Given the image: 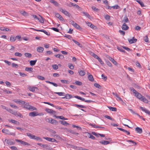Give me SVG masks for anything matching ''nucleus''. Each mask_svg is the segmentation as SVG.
<instances>
[{
    "mask_svg": "<svg viewBox=\"0 0 150 150\" xmlns=\"http://www.w3.org/2000/svg\"><path fill=\"white\" fill-rule=\"evenodd\" d=\"M129 89L131 91H132L133 93L135 94V96L141 100L143 97V96H142L140 93L137 92L132 87H130L129 88Z\"/></svg>",
    "mask_w": 150,
    "mask_h": 150,
    "instance_id": "1",
    "label": "nucleus"
},
{
    "mask_svg": "<svg viewBox=\"0 0 150 150\" xmlns=\"http://www.w3.org/2000/svg\"><path fill=\"white\" fill-rule=\"evenodd\" d=\"M2 131L3 133H6L9 135H13V136H15V133L10 132L9 130L7 129H4L2 130Z\"/></svg>",
    "mask_w": 150,
    "mask_h": 150,
    "instance_id": "2",
    "label": "nucleus"
},
{
    "mask_svg": "<svg viewBox=\"0 0 150 150\" xmlns=\"http://www.w3.org/2000/svg\"><path fill=\"white\" fill-rule=\"evenodd\" d=\"M78 96H72L71 94H67L65 95L64 97H62V98H66L67 99H69L72 98H76V97Z\"/></svg>",
    "mask_w": 150,
    "mask_h": 150,
    "instance_id": "3",
    "label": "nucleus"
},
{
    "mask_svg": "<svg viewBox=\"0 0 150 150\" xmlns=\"http://www.w3.org/2000/svg\"><path fill=\"white\" fill-rule=\"evenodd\" d=\"M21 105H24L23 108L28 110L29 109V107L30 105L28 103H26L24 101H23L22 102Z\"/></svg>",
    "mask_w": 150,
    "mask_h": 150,
    "instance_id": "4",
    "label": "nucleus"
},
{
    "mask_svg": "<svg viewBox=\"0 0 150 150\" xmlns=\"http://www.w3.org/2000/svg\"><path fill=\"white\" fill-rule=\"evenodd\" d=\"M4 142L6 143L9 145H13L15 144V142L11 140L6 139Z\"/></svg>",
    "mask_w": 150,
    "mask_h": 150,
    "instance_id": "5",
    "label": "nucleus"
},
{
    "mask_svg": "<svg viewBox=\"0 0 150 150\" xmlns=\"http://www.w3.org/2000/svg\"><path fill=\"white\" fill-rule=\"evenodd\" d=\"M76 98L80 100H82V101H84L88 103H90L92 102H93V101L91 100H85V99L83 98H81L79 96L76 97Z\"/></svg>",
    "mask_w": 150,
    "mask_h": 150,
    "instance_id": "6",
    "label": "nucleus"
},
{
    "mask_svg": "<svg viewBox=\"0 0 150 150\" xmlns=\"http://www.w3.org/2000/svg\"><path fill=\"white\" fill-rule=\"evenodd\" d=\"M60 11L63 13L65 14L66 16L69 17L70 16V14L67 11L61 8L60 9Z\"/></svg>",
    "mask_w": 150,
    "mask_h": 150,
    "instance_id": "7",
    "label": "nucleus"
},
{
    "mask_svg": "<svg viewBox=\"0 0 150 150\" xmlns=\"http://www.w3.org/2000/svg\"><path fill=\"white\" fill-rule=\"evenodd\" d=\"M28 88L30 91L33 92H35V89L37 90H38L37 87L33 86L31 87V86H28Z\"/></svg>",
    "mask_w": 150,
    "mask_h": 150,
    "instance_id": "8",
    "label": "nucleus"
},
{
    "mask_svg": "<svg viewBox=\"0 0 150 150\" xmlns=\"http://www.w3.org/2000/svg\"><path fill=\"white\" fill-rule=\"evenodd\" d=\"M140 108L142 111L145 112L146 113H147L149 115H150V111L146 109L145 108L140 106Z\"/></svg>",
    "mask_w": 150,
    "mask_h": 150,
    "instance_id": "9",
    "label": "nucleus"
},
{
    "mask_svg": "<svg viewBox=\"0 0 150 150\" xmlns=\"http://www.w3.org/2000/svg\"><path fill=\"white\" fill-rule=\"evenodd\" d=\"M45 110L47 112V113L52 114H55L56 113V112L53 110L49 109L48 108H47L45 109Z\"/></svg>",
    "mask_w": 150,
    "mask_h": 150,
    "instance_id": "10",
    "label": "nucleus"
},
{
    "mask_svg": "<svg viewBox=\"0 0 150 150\" xmlns=\"http://www.w3.org/2000/svg\"><path fill=\"white\" fill-rule=\"evenodd\" d=\"M56 17L62 21H64L63 18L59 13H55Z\"/></svg>",
    "mask_w": 150,
    "mask_h": 150,
    "instance_id": "11",
    "label": "nucleus"
},
{
    "mask_svg": "<svg viewBox=\"0 0 150 150\" xmlns=\"http://www.w3.org/2000/svg\"><path fill=\"white\" fill-rule=\"evenodd\" d=\"M43 139H45L50 142H54L56 141V140L54 138H52L50 137H43Z\"/></svg>",
    "mask_w": 150,
    "mask_h": 150,
    "instance_id": "12",
    "label": "nucleus"
},
{
    "mask_svg": "<svg viewBox=\"0 0 150 150\" xmlns=\"http://www.w3.org/2000/svg\"><path fill=\"white\" fill-rule=\"evenodd\" d=\"M122 28L123 30H127L129 29V27L125 23H124L122 26Z\"/></svg>",
    "mask_w": 150,
    "mask_h": 150,
    "instance_id": "13",
    "label": "nucleus"
},
{
    "mask_svg": "<svg viewBox=\"0 0 150 150\" xmlns=\"http://www.w3.org/2000/svg\"><path fill=\"white\" fill-rule=\"evenodd\" d=\"M136 131L138 133L141 134L142 132V129L139 127H137L135 129Z\"/></svg>",
    "mask_w": 150,
    "mask_h": 150,
    "instance_id": "14",
    "label": "nucleus"
},
{
    "mask_svg": "<svg viewBox=\"0 0 150 150\" xmlns=\"http://www.w3.org/2000/svg\"><path fill=\"white\" fill-rule=\"evenodd\" d=\"M37 144L43 148H46L47 149L48 148V146L47 144H42V143H37Z\"/></svg>",
    "mask_w": 150,
    "mask_h": 150,
    "instance_id": "15",
    "label": "nucleus"
},
{
    "mask_svg": "<svg viewBox=\"0 0 150 150\" xmlns=\"http://www.w3.org/2000/svg\"><path fill=\"white\" fill-rule=\"evenodd\" d=\"M44 48L40 47H38L37 48V51L40 53H42L43 51Z\"/></svg>",
    "mask_w": 150,
    "mask_h": 150,
    "instance_id": "16",
    "label": "nucleus"
},
{
    "mask_svg": "<svg viewBox=\"0 0 150 150\" xmlns=\"http://www.w3.org/2000/svg\"><path fill=\"white\" fill-rule=\"evenodd\" d=\"M13 115L16 116L20 117L21 118H23V115L21 113L18 112H17L16 111H15Z\"/></svg>",
    "mask_w": 150,
    "mask_h": 150,
    "instance_id": "17",
    "label": "nucleus"
},
{
    "mask_svg": "<svg viewBox=\"0 0 150 150\" xmlns=\"http://www.w3.org/2000/svg\"><path fill=\"white\" fill-rule=\"evenodd\" d=\"M128 41L130 44H132L136 42L137 41V39H134V38L133 37L132 39L129 40Z\"/></svg>",
    "mask_w": 150,
    "mask_h": 150,
    "instance_id": "18",
    "label": "nucleus"
},
{
    "mask_svg": "<svg viewBox=\"0 0 150 150\" xmlns=\"http://www.w3.org/2000/svg\"><path fill=\"white\" fill-rule=\"evenodd\" d=\"M50 2L53 4L55 6H59V4L58 3H57L56 1L54 0H50Z\"/></svg>",
    "mask_w": 150,
    "mask_h": 150,
    "instance_id": "19",
    "label": "nucleus"
},
{
    "mask_svg": "<svg viewBox=\"0 0 150 150\" xmlns=\"http://www.w3.org/2000/svg\"><path fill=\"white\" fill-rule=\"evenodd\" d=\"M13 101L16 103H18L19 104L21 105L22 104V102L23 101L21 100L17 99H13Z\"/></svg>",
    "mask_w": 150,
    "mask_h": 150,
    "instance_id": "20",
    "label": "nucleus"
},
{
    "mask_svg": "<svg viewBox=\"0 0 150 150\" xmlns=\"http://www.w3.org/2000/svg\"><path fill=\"white\" fill-rule=\"evenodd\" d=\"M29 115L31 117H35L37 116V112H30L29 113Z\"/></svg>",
    "mask_w": 150,
    "mask_h": 150,
    "instance_id": "21",
    "label": "nucleus"
},
{
    "mask_svg": "<svg viewBox=\"0 0 150 150\" xmlns=\"http://www.w3.org/2000/svg\"><path fill=\"white\" fill-rule=\"evenodd\" d=\"M108 59L114 64L115 65L117 64V62L112 57H109Z\"/></svg>",
    "mask_w": 150,
    "mask_h": 150,
    "instance_id": "22",
    "label": "nucleus"
},
{
    "mask_svg": "<svg viewBox=\"0 0 150 150\" xmlns=\"http://www.w3.org/2000/svg\"><path fill=\"white\" fill-rule=\"evenodd\" d=\"M50 123L55 125L58 123V122L56 120L52 118H50Z\"/></svg>",
    "mask_w": 150,
    "mask_h": 150,
    "instance_id": "23",
    "label": "nucleus"
},
{
    "mask_svg": "<svg viewBox=\"0 0 150 150\" xmlns=\"http://www.w3.org/2000/svg\"><path fill=\"white\" fill-rule=\"evenodd\" d=\"M90 125H91V126L93 127L97 128H104V127H102L100 126H98L96 125L95 124H90Z\"/></svg>",
    "mask_w": 150,
    "mask_h": 150,
    "instance_id": "24",
    "label": "nucleus"
},
{
    "mask_svg": "<svg viewBox=\"0 0 150 150\" xmlns=\"http://www.w3.org/2000/svg\"><path fill=\"white\" fill-rule=\"evenodd\" d=\"M27 135L31 139H34L35 135H33L30 133H26Z\"/></svg>",
    "mask_w": 150,
    "mask_h": 150,
    "instance_id": "25",
    "label": "nucleus"
},
{
    "mask_svg": "<svg viewBox=\"0 0 150 150\" xmlns=\"http://www.w3.org/2000/svg\"><path fill=\"white\" fill-rule=\"evenodd\" d=\"M122 22H124V23H125L129 22V21L127 17L125 16Z\"/></svg>",
    "mask_w": 150,
    "mask_h": 150,
    "instance_id": "26",
    "label": "nucleus"
},
{
    "mask_svg": "<svg viewBox=\"0 0 150 150\" xmlns=\"http://www.w3.org/2000/svg\"><path fill=\"white\" fill-rule=\"evenodd\" d=\"M100 143L106 145L109 144L110 143V142L107 141H103L102 142H100Z\"/></svg>",
    "mask_w": 150,
    "mask_h": 150,
    "instance_id": "27",
    "label": "nucleus"
},
{
    "mask_svg": "<svg viewBox=\"0 0 150 150\" xmlns=\"http://www.w3.org/2000/svg\"><path fill=\"white\" fill-rule=\"evenodd\" d=\"M10 122L14 123L17 125H18L20 124V123L18 121L13 120H11L10 121Z\"/></svg>",
    "mask_w": 150,
    "mask_h": 150,
    "instance_id": "28",
    "label": "nucleus"
},
{
    "mask_svg": "<svg viewBox=\"0 0 150 150\" xmlns=\"http://www.w3.org/2000/svg\"><path fill=\"white\" fill-rule=\"evenodd\" d=\"M88 80L91 81L93 82L94 80L93 76L91 74H90L88 76Z\"/></svg>",
    "mask_w": 150,
    "mask_h": 150,
    "instance_id": "29",
    "label": "nucleus"
},
{
    "mask_svg": "<svg viewBox=\"0 0 150 150\" xmlns=\"http://www.w3.org/2000/svg\"><path fill=\"white\" fill-rule=\"evenodd\" d=\"M72 40L77 45H78L79 47H82V45L81 44H80L79 42H78V41L75 40L74 39H72Z\"/></svg>",
    "mask_w": 150,
    "mask_h": 150,
    "instance_id": "30",
    "label": "nucleus"
},
{
    "mask_svg": "<svg viewBox=\"0 0 150 150\" xmlns=\"http://www.w3.org/2000/svg\"><path fill=\"white\" fill-rule=\"evenodd\" d=\"M33 69L32 67H26L25 68V70L28 72H33Z\"/></svg>",
    "mask_w": 150,
    "mask_h": 150,
    "instance_id": "31",
    "label": "nucleus"
},
{
    "mask_svg": "<svg viewBox=\"0 0 150 150\" xmlns=\"http://www.w3.org/2000/svg\"><path fill=\"white\" fill-rule=\"evenodd\" d=\"M108 108L112 111H117V108H116L110 106H108Z\"/></svg>",
    "mask_w": 150,
    "mask_h": 150,
    "instance_id": "32",
    "label": "nucleus"
},
{
    "mask_svg": "<svg viewBox=\"0 0 150 150\" xmlns=\"http://www.w3.org/2000/svg\"><path fill=\"white\" fill-rule=\"evenodd\" d=\"M82 13H83L84 16H86L89 19L91 18V16L89 15V14L87 12H82Z\"/></svg>",
    "mask_w": 150,
    "mask_h": 150,
    "instance_id": "33",
    "label": "nucleus"
},
{
    "mask_svg": "<svg viewBox=\"0 0 150 150\" xmlns=\"http://www.w3.org/2000/svg\"><path fill=\"white\" fill-rule=\"evenodd\" d=\"M141 100L143 101V102L146 103H148V100L147 99H146L144 96H143V97Z\"/></svg>",
    "mask_w": 150,
    "mask_h": 150,
    "instance_id": "34",
    "label": "nucleus"
},
{
    "mask_svg": "<svg viewBox=\"0 0 150 150\" xmlns=\"http://www.w3.org/2000/svg\"><path fill=\"white\" fill-rule=\"evenodd\" d=\"M59 121L61 122V124L67 126L69 125V124L65 121L63 120H60Z\"/></svg>",
    "mask_w": 150,
    "mask_h": 150,
    "instance_id": "35",
    "label": "nucleus"
},
{
    "mask_svg": "<svg viewBox=\"0 0 150 150\" xmlns=\"http://www.w3.org/2000/svg\"><path fill=\"white\" fill-rule=\"evenodd\" d=\"M34 139H35L36 140L40 142H42V139L40 137L36 136H35V137H34Z\"/></svg>",
    "mask_w": 150,
    "mask_h": 150,
    "instance_id": "36",
    "label": "nucleus"
},
{
    "mask_svg": "<svg viewBox=\"0 0 150 150\" xmlns=\"http://www.w3.org/2000/svg\"><path fill=\"white\" fill-rule=\"evenodd\" d=\"M37 61V60H31L30 62V65L31 66H33L35 65V64Z\"/></svg>",
    "mask_w": 150,
    "mask_h": 150,
    "instance_id": "37",
    "label": "nucleus"
},
{
    "mask_svg": "<svg viewBox=\"0 0 150 150\" xmlns=\"http://www.w3.org/2000/svg\"><path fill=\"white\" fill-rule=\"evenodd\" d=\"M79 73L80 75L81 76H84L85 74V72L84 71L81 70L79 72Z\"/></svg>",
    "mask_w": 150,
    "mask_h": 150,
    "instance_id": "38",
    "label": "nucleus"
},
{
    "mask_svg": "<svg viewBox=\"0 0 150 150\" xmlns=\"http://www.w3.org/2000/svg\"><path fill=\"white\" fill-rule=\"evenodd\" d=\"M74 25L73 26L75 28H76L79 30L81 29V27H80V26L76 23H75L74 24Z\"/></svg>",
    "mask_w": 150,
    "mask_h": 150,
    "instance_id": "39",
    "label": "nucleus"
},
{
    "mask_svg": "<svg viewBox=\"0 0 150 150\" xmlns=\"http://www.w3.org/2000/svg\"><path fill=\"white\" fill-rule=\"evenodd\" d=\"M122 47H117V48L120 51L125 53V51L122 49Z\"/></svg>",
    "mask_w": 150,
    "mask_h": 150,
    "instance_id": "40",
    "label": "nucleus"
},
{
    "mask_svg": "<svg viewBox=\"0 0 150 150\" xmlns=\"http://www.w3.org/2000/svg\"><path fill=\"white\" fill-rule=\"evenodd\" d=\"M16 40V37L11 36L10 38V41L11 42H14Z\"/></svg>",
    "mask_w": 150,
    "mask_h": 150,
    "instance_id": "41",
    "label": "nucleus"
},
{
    "mask_svg": "<svg viewBox=\"0 0 150 150\" xmlns=\"http://www.w3.org/2000/svg\"><path fill=\"white\" fill-rule=\"evenodd\" d=\"M20 13L24 16H27L28 15V13L25 11H20Z\"/></svg>",
    "mask_w": 150,
    "mask_h": 150,
    "instance_id": "42",
    "label": "nucleus"
},
{
    "mask_svg": "<svg viewBox=\"0 0 150 150\" xmlns=\"http://www.w3.org/2000/svg\"><path fill=\"white\" fill-rule=\"evenodd\" d=\"M90 54L93 57L95 58L96 59L98 58V56L97 55L93 52H91Z\"/></svg>",
    "mask_w": 150,
    "mask_h": 150,
    "instance_id": "43",
    "label": "nucleus"
},
{
    "mask_svg": "<svg viewBox=\"0 0 150 150\" xmlns=\"http://www.w3.org/2000/svg\"><path fill=\"white\" fill-rule=\"evenodd\" d=\"M10 106L12 108H14L15 109H18L19 108L17 106L13 104L12 103H10L9 104Z\"/></svg>",
    "mask_w": 150,
    "mask_h": 150,
    "instance_id": "44",
    "label": "nucleus"
},
{
    "mask_svg": "<svg viewBox=\"0 0 150 150\" xmlns=\"http://www.w3.org/2000/svg\"><path fill=\"white\" fill-rule=\"evenodd\" d=\"M28 110H31L33 111V110H36L37 108L35 107L30 105V107H29V109Z\"/></svg>",
    "mask_w": 150,
    "mask_h": 150,
    "instance_id": "45",
    "label": "nucleus"
},
{
    "mask_svg": "<svg viewBox=\"0 0 150 150\" xmlns=\"http://www.w3.org/2000/svg\"><path fill=\"white\" fill-rule=\"evenodd\" d=\"M94 86L96 87L97 88H98L99 89L101 88V86L98 83H95L94 84Z\"/></svg>",
    "mask_w": 150,
    "mask_h": 150,
    "instance_id": "46",
    "label": "nucleus"
},
{
    "mask_svg": "<svg viewBox=\"0 0 150 150\" xmlns=\"http://www.w3.org/2000/svg\"><path fill=\"white\" fill-rule=\"evenodd\" d=\"M74 106H75L77 107H80L81 108H86V106H84L83 105H79L76 104H75Z\"/></svg>",
    "mask_w": 150,
    "mask_h": 150,
    "instance_id": "47",
    "label": "nucleus"
},
{
    "mask_svg": "<svg viewBox=\"0 0 150 150\" xmlns=\"http://www.w3.org/2000/svg\"><path fill=\"white\" fill-rule=\"evenodd\" d=\"M88 136L89 137V138L91 139H95V137L93 136V135H92L91 134L89 133H88Z\"/></svg>",
    "mask_w": 150,
    "mask_h": 150,
    "instance_id": "48",
    "label": "nucleus"
},
{
    "mask_svg": "<svg viewBox=\"0 0 150 150\" xmlns=\"http://www.w3.org/2000/svg\"><path fill=\"white\" fill-rule=\"evenodd\" d=\"M37 78L39 79L42 80H44L45 79V78L44 77L40 75L38 76H37Z\"/></svg>",
    "mask_w": 150,
    "mask_h": 150,
    "instance_id": "49",
    "label": "nucleus"
},
{
    "mask_svg": "<svg viewBox=\"0 0 150 150\" xmlns=\"http://www.w3.org/2000/svg\"><path fill=\"white\" fill-rule=\"evenodd\" d=\"M2 90L4 92H6L7 93H12V91H8L7 89L4 88L2 89Z\"/></svg>",
    "mask_w": 150,
    "mask_h": 150,
    "instance_id": "50",
    "label": "nucleus"
},
{
    "mask_svg": "<svg viewBox=\"0 0 150 150\" xmlns=\"http://www.w3.org/2000/svg\"><path fill=\"white\" fill-rule=\"evenodd\" d=\"M52 67L53 69L55 70H57L58 68V67L57 64L52 65Z\"/></svg>",
    "mask_w": 150,
    "mask_h": 150,
    "instance_id": "51",
    "label": "nucleus"
},
{
    "mask_svg": "<svg viewBox=\"0 0 150 150\" xmlns=\"http://www.w3.org/2000/svg\"><path fill=\"white\" fill-rule=\"evenodd\" d=\"M24 55H25V56L26 57H28V58H30L32 56V55L30 54L29 53H25L24 54Z\"/></svg>",
    "mask_w": 150,
    "mask_h": 150,
    "instance_id": "52",
    "label": "nucleus"
},
{
    "mask_svg": "<svg viewBox=\"0 0 150 150\" xmlns=\"http://www.w3.org/2000/svg\"><path fill=\"white\" fill-rule=\"evenodd\" d=\"M75 83L78 86H81L82 84V83L81 82L79 81H76L75 82Z\"/></svg>",
    "mask_w": 150,
    "mask_h": 150,
    "instance_id": "53",
    "label": "nucleus"
},
{
    "mask_svg": "<svg viewBox=\"0 0 150 150\" xmlns=\"http://www.w3.org/2000/svg\"><path fill=\"white\" fill-rule=\"evenodd\" d=\"M7 111L12 114H13V113H14L15 111L11 109L10 108H8V109H7Z\"/></svg>",
    "mask_w": 150,
    "mask_h": 150,
    "instance_id": "54",
    "label": "nucleus"
},
{
    "mask_svg": "<svg viewBox=\"0 0 150 150\" xmlns=\"http://www.w3.org/2000/svg\"><path fill=\"white\" fill-rule=\"evenodd\" d=\"M61 81L64 83H69V81L66 80H61Z\"/></svg>",
    "mask_w": 150,
    "mask_h": 150,
    "instance_id": "55",
    "label": "nucleus"
},
{
    "mask_svg": "<svg viewBox=\"0 0 150 150\" xmlns=\"http://www.w3.org/2000/svg\"><path fill=\"white\" fill-rule=\"evenodd\" d=\"M15 56H16L21 57L22 56V54L21 53L18 52H16L15 53Z\"/></svg>",
    "mask_w": 150,
    "mask_h": 150,
    "instance_id": "56",
    "label": "nucleus"
},
{
    "mask_svg": "<svg viewBox=\"0 0 150 150\" xmlns=\"http://www.w3.org/2000/svg\"><path fill=\"white\" fill-rule=\"evenodd\" d=\"M42 32H43L45 34L47 35H50V33L49 32H47L46 30H42Z\"/></svg>",
    "mask_w": 150,
    "mask_h": 150,
    "instance_id": "57",
    "label": "nucleus"
},
{
    "mask_svg": "<svg viewBox=\"0 0 150 150\" xmlns=\"http://www.w3.org/2000/svg\"><path fill=\"white\" fill-rule=\"evenodd\" d=\"M55 93L57 94L59 96H64L65 93L63 92H55Z\"/></svg>",
    "mask_w": 150,
    "mask_h": 150,
    "instance_id": "58",
    "label": "nucleus"
},
{
    "mask_svg": "<svg viewBox=\"0 0 150 150\" xmlns=\"http://www.w3.org/2000/svg\"><path fill=\"white\" fill-rule=\"evenodd\" d=\"M21 144H23V145H24L29 146V145H30V144H29L26 142L23 141L22 142V143Z\"/></svg>",
    "mask_w": 150,
    "mask_h": 150,
    "instance_id": "59",
    "label": "nucleus"
},
{
    "mask_svg": "<svg viewBox=\"0 0 150 150\" xmlns=\"http://www.w3.org/2000/svg\"><path fill=\"white\" fill-rule=\"evenodd\" d=\"M104 117L106 118H107L108 119H109L110 120H112V121H114V119H113L110 116H108V115H105L104 116Z\"/></svg>",
    "mask_w": 150,
    "mask_h": 150,
    "instance_id": "60",
    "label": "nucleus"
},
{
    "mask_svg": "<svg viewBox=\"0 0 150 150\" xmlns=\"http://www.w3.org/2000/svg\"><path fill=\"white\" fill-rule=\"evenodd\" d=\"M144 41L146 42H148V37L147 35L145 36L144 38Z\"/></svg>",
    "mask_w": 150,
    "mask_h": 150,
    "instance_id": "61",
    "label": "nucleus"
},
{
    "mask_svg": "<svg viewBox=\"0 0 150 150\" xmlns=\"http://www.w3.org/2000/svg\"><path fill=\"white\" fill-rule=\"evenodd\" d=\"M98 60V61L100 62V64H104L103 62L102 61L101 59L99 58V57L97 59Z\"/></svg>",
    "mask_w": 150,
    "mask_h": 150,
    "instance_id": "62",
    "label": "nucleus"
},
{
    "mask_svg": "<svg viewBox=\"0 0 150 150\" xmlns=\"http://www.w3.org/2000/svg\"><path fill=\"white\" fill-rule=\"evenodd\" d=\"M12 66L13 67L17 68L18 67V65L17 64H16L14 63H13L11 64Z\"/></svg>",
    "mask_w": 150,
    "mask_h": 150,
    "instance_id": "63",
    "label": "nucleus"
},
{
    "mask_svg": "<svg viewBox=\"0 0 150 150\" xmlns=\"http://www.w3.org/2000/svg\"><path fill=\"white\" fill-rule=\"evenodd\" d=\"M112 8L114 9H118L120 7L118 5H116L114 6H112Z\"/></svg>",
    "mask_w": 150,
    "mask_h": 150,
    "instance_id": "64",
    "label": "nucleus"
}]
</instances>
